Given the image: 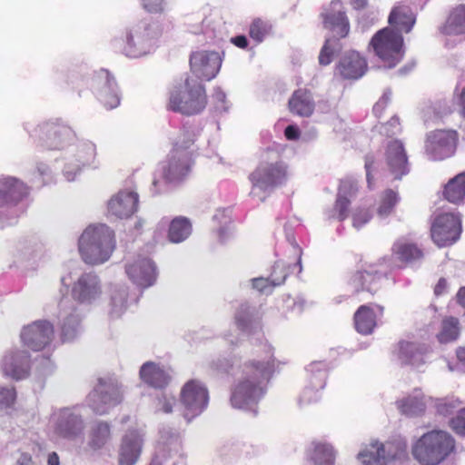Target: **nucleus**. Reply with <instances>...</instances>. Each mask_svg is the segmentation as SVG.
<instances>
[{
    "label": "nucleus",
    "instance_id": "1",
    "mask_svg": "<svg viewBox=\"0 0 465 465\" xmlns=\"http://www.w3.org/2000/svg\"><path fill=\"white\" fill-rule=\"evenodd\" d=\"M262 351V359L248 361L242 367V376L232 389L231 403L234 408H243L259 399L263 392L262 383L274 372L273 348L264 342Z\"/></svg>",
    "mask_w": 465,
    "mask_h": 465
},
{
    "label": "nucleus",
    "instance_id": "2",
    "mask_svg": "<svg viewBox=\"0 0 465 465\" xmlns=\"http://www.w3.org/2000/svg\"><path fill=\"white\" fill-rule=\"evenodd\" d=\"M456 450V440L448 431L432 430L412 445L411 453L420 465H439Z\"/></svg>",
    "mask_w": 465,
    "mask_h": 465
},
{
    "label": "nucleus",
    "instance_id": "3",
    "mask_svg": "<svg viewBox=\"0 0 465 465\" xmlns=\"http://www.w3.org/2000/svg\"><path fill=\"white\" fill-rule=\"evenodd\" d=\"M114 247V232L105 224L87 227L78 242L81 257L88 264L104 262L110 258Z\"/></svg>",
    "mask_w": 465,
    "mask_h": 465
},
{
    "label": "nucleus",
    "instance_id": "4",
    "mask_svg": "<svg viewBox=\"0 0 465 465\" xmlns=\"http://www.w3.org/2000/svg\"><path fill=\"white\" fill-rule=\"evenodd\" d=\"M194 141V133L183 129L173 144L167 163L162 166V176L166 183H178L188 175L193 164Z\"/></svg>",
    "mask_w": 465,
    "mask_h": 465
},
{
    "label": "nucleus",
    "instance_id": "5",
    "mask_svg": "<svg viewBox=\"0 0 465 465\" xmlns=\"http://www.w3.org/2000/svg\"><path fill=\"white\" fill-rule=\"evenodd\" d=\"M163 28L158 23L143 24L132 28L124 39L115 41V47L131 58H137L153 51L163 35Z\"/></svg>",
    "mask_w": 465,
    "mask_h": 465
},
{
    "label": "nucleus",
    "instance_id": "6",
    "mask_svg": "<svg viewBox=\"0 0 465 465\" xmlns=\"http://www.w3.org/2000/svg\"><path fill=\"white\" fill-rule=\"evenodd\" d=\"M207 104L204 86L193 76L187 77L170 93L168 109L185 115L201 113Z\"/></svg>",
    "mask_w": 465,
    "mask_h": 465
},
{
    "label": "nucleus",
    "instance_id": "7",
    "mask_svg": "<svg viewBox=\"0 0 465 465\" xmlns=\"http://www.w3.org/2000/svg\"><path fill=\"white\" fill-rule=\"evenodd\" d=\"M252 189L272 191L283 185L288 179L287 165L275 153H265L256 168L249 174Z\"/></svg>",
    "mask_w": 465,
    "mask_h": 465
},
{
    "label": "nucleus",
    "instance_id": "8",
    "mask_svg": "<svg viewBox=\"0 0 465 465\" xmlns=\"http://www.w3.org/2000/svg\"><path fill=\"white\" fill-rule=\"evenodd\" d=\"M370 45L375 55L386 68H393L404 56V40L401 34L391 27H385L374 34Z\"/></svg>",
    "mask_w": 465,
    "mask_h": 465
},
{
    "label": "nucleus",
    "instance_id": "9",
    "mask_svg": "<svg viewBox=\"0 0 465 465\" xmlns=\"http://www.w3.org/2000/svg\"><path fill=\"white\" fill-rule=\"evenodd\" d=\"M461 232L460 215L450 213L437 215L430 226L431 239L439 247L449 246L456 242Z\"/></svg>",
    "mask_w": 465,
    "mask_h": 465
},
{
    "label": "nucleus",
    "instance_id": "10",
    "mask_svg": "<svg viewBox=\"0 0 465 465\" xmlns=\"http://www.w3.org/2000/svg\"><path fill=\"white\" fill-rule=\"evenodd\" d=\"M459 140L455 130H436L430 133L426 140V153L432 160L441 161L452 156Z\"/></svg>",
    "mask_w": 465,
    "mask_h": 465
},
{
    "label": "nucleus",
    "instance_id": "11",
    "mask_svg": "<svg viewBox=\"0 0 465 465\" xmlns=\"http://www.w3.org/2000/svg\"><path fill=\"white\" fill-rule=\"evenodd\" d=\"M88 399L94 412L104 414L110 408L122 401L123 395L116 382L112 380L100 379Z\"/></svg>",
    "mask_w": 465,
    "mask_h": 465
},
{
    "label": "nucleus",
    "instance_id": "12",
    "mask_svg": "<svg viewBox=\"0 0 465 465\" xmlns=\"http://www.w3.org/2000/svg\"><path fill=\"white\" fill-rule=\"evenodd\" d=\"M383 278V273L376 270L372 264H361L350 279V283L354 289L353 295L357 297L358 302L364 300L360 297L362 292H368L373 297L381 289Z\"/></svg>",
    "mask_w": 465,
    "mask_h": 465
},
{
    "label": "nucleus",
    "instance_id": "13",
    "mask_svg": "<svg viewBox=\"0 0 465 465\" xmlns=\"http://www.w3.org/2000/svg\"><path fill=\"white\" fill-rule=\"evenodd\" d=\"M180 398L185 409V416L189 418L202 413L209 401L207 389L195 380H191L183 385Z\"/></svg>",
    "mask_w": 465,
    "mask_h": 465
},
{
    "label": "nucleus",
    "instance_id": "14",
    "mask_svg": "<svg viewBox=\"0 0 465 465\" xmlns=\"http://www.w3.org/2000/svg\"><path fill=\"white\" fill-rule=\"evenodd\" d=\"M92 87L106 109H114L120 104L117 84L108 70L100 69L95 72L92 79Z\"/></svg>",
    "mask_w": 465,
    "mask_h": 465
},
{
    "label": "nucleus",
    "instance_id": "15",
    "mask_svg": "<svg viewBox=\"0 0 465 465\" xmlns=\"http://www.w3.org/2000/svg\"><path fill=\"white\" fill-rule=\"evenodd\" d=\"M192 72L198 79L210 81L213 79L222 66V57L214 51H198L190 56Z\"/></svg>",
    "mask_w": 465,
    "mask_h": 465
},
{
    "label": "nucleus",
    "instance_id": "16",
    "mask_svg": "<svg viewBox=\"0 0 465 465\" xmlns=\"http://www.w3.org/2000/svg\"><path fill=\"white\" fill-rule=\"evenodd\" d=\"M323 27L338 37L345 38L350 33V21L341 0H332L321 14Z\"/></svg>",
    "mask_w": 465,
    "mask_h": 465
},
{
    "label": "nucleus",
    "instance_id": "17",
    "mask_svg": "<svg viewBox=\"0 0 465 465\" xmlns=\"http://www.w3.org/2000/svg\"><path fill=\"white\" fill-rule=\"evenodd\" d=\"M53 334L54 328L50 322L38 321L23 329L21 339L25 346L39 351L49 344Z\"/></svg>",
    "mask_w": 465,
    "mask_h": 465
},
{
    "label": "nucleus",
    "instance_id": "18",
    "mask_svg": "<svg viewBox=\"0 0 465 465\" xmlns=\"http://www.w3.org/2000/svg\"><path fill=\"white\" fill-rule=\"evenodd\" d=\"M385 161L394 179L400 180L410 172L408 156L400 140L391 141L385 150Z\"/></svg>",
    "mask_w": 465,
    "mask_h": 465
},
{
    "label": "nucleus",
    "instance_id": "19",
    "mask_svg": "<svg viewBox=\"0 0 465 465\" xmlns=\"http://www.w3.org/2000/svg\"><path fill=\"white\" fill-rule=\"evenodd\" d=\"M101 294L98 276L93 272L82 274L72 289V297L79 303H90Z\"/></svg>",
    "mask_w": 465,
    "mask_h": 465
},
{
    "label": "nucleus",
    "instance_id": "20",
    "mask_svg": "<svg viewBox=\"0 0 465 465\" xmlns=\"http://www.w3.org/2000/svg\"><path fill=\"white\" fill-rule=\"evenodd\" d=\"M29 194L27 185L15 177L0 179V207L15 205Z\"/></svg>",
    "mask_w": 465,
    "mask_h": 465
},
{
    "label": "nucleus",
    "instance_id": "21",
    "mask_svg": "<svg viewBox=\"0 0 465 465\" xmlns=\"http://www.w3.org/2000/svg\"><path fill=\"white\" fill-rule=\"evenodd\" d=\"M138 194L134 192H120L108 202V213L119 219L131 217L137 210Z\"/></svg>",
    "mask_w": 465,
    "mask_h": 465
},
{
    "label": "nucleus",
    "instance_id": "22",
    "mask_svg": "<svg viewBox=\"0 0 465 465\" xmlns=\"http://www.w3.org/2000/svg\"><path fill=\"white\" fill-rule=\"evenodd\" d=\"M424 253L417 243L407 239L397 240L391 247V257L400 267H406L423 259Z\"/></svg>",
    "mask_w": 465,
    "mask_h": 465
},
{
    "label": "nucleus",
    "instance_id": "23",
    "mask_svg": "<svg viewBox=\"0 0 465 465\" xmlns=\"http://www.w3.org/2000/svg\"><path fill=\"white\" fill-rule=\"evenodd\" d=\"M126 272L135 284L143 288L153 285L156 280L155 265L147 258L139 259L128 264Z\"/></svg>",
    "mask_w": 465,
    "mask_h": 465
},
{
    "label": "nucleus",
    "instance_id": "24",
    "mask_svg": "<svg viewBox=\"0 0 465 465\" xmlns=\"http://www.w3.org/2000/svg\"><path fill=\"white\" fill-rule=\"evenodd\" d=\"M30 355L27 351H17L6 355L3 361V371L15 380H22L29 375Z\"/></svg>",
    "mask_w": 465,
    "mask_h": 465
},
{
    "label": "nucleus",
    "instance_id": "25",
    "mask_svg": "<svg viewBox=\"0 0 465 465\" xmlns=\"http://www.w3.org/2000/svg\"><path fill=\"white\" fill-rule=\"evenodd\" d=\"M382 314L384 308L381 305L375 304L374 306L369 304L361 305L353 315V323L355 330L363 335H368L373 332L377 326V313Z\"/></svg>",
    "mask_w": 465,
    "mask_h": 465
},
{
    "label": "nucleus",
    "instance_id": "26",
    "mask_svg": "<svg viewBox=\"0 0 465 465\" xmlns=\"http://www.w3.org/2000/svg\"><path fill=\"white\" fill-rule=\"evenodd\" d=\"M56 426L55 432L64 438H74L81 434L84 422L81 417L69 409L61 410L54 414Z\"/></svg>",
    "mask_w": 465,
    "mask_h": 465
},
{
    "label": "nucleus",
    "instance_id": "27",
    "mask_svg": "<svg viewBox=\"0 0 465 465\" xmlns=\"http://www.w3.org/2000/svg\"><path fill=\"white\" fill-rule=\"evenodd\" d=\"M143 446V440L136 430L124 435L119 450V465H134L138 460Z\"/></svg>",
    "mask_w": 465,
    "mask_h": 465
},
{
    "label": "nucleus",
    "instance_id": "28",
    "mask_svg": "<svg viewBox=\"0 0 465 465\" xmlns=\"http://www.w3.org/2000/svg\"><path fill=\"white\" fill-rule=\"evenodd\" d=\"M336 69L342 78L356 80L365 74L367 62L359 53L351 52L341 57Z\"/></svg>",
    "mask_w": 465,
    "mask_h": 465
},
{
    "label": "nucleus",
    "instance_id": "29",
    "mask_svg": "<svg viewBox=\"0 0 465 465\" xmlns=\"http://www.w3.org/2000/svg\"><path fill=\"white\" fill-rule=\"evenodd\" d=\"M40 130L45 136L46 145L52 149H59L74 136V132L69 126L58 122L46 123Z\"/></svg>",
    "mask_w": 465,
    "mask_h": 465
},
{
    "label": "nucleus",
    "instance_id": "30",
    "mask_svg": "<svg viewBox=\"0 0 465 465\" xmlns=\"http://www.w3.org/2000/svg\"><path fill=\"white\" fill-rule=\"evenodd\" d=\"M289 111L301 117H310L315 109L312 94L306 88H299L291 95L288 102Z\"/></svg>",
    "mask_w": 465,
    "mask_h": 465
},
{
    "label": "nucleus",
    "instance_id": "31",
    "mask_svg": "<svg viewBox=\"0 0 465 465\" xmlns=\"http://www.w3.org/2000/svg\"><path fill=\"white\" fill-rule=\"evenodd\" d=\"M391 28L397 33L408 34L416 22V16L408 5H398L392 8L388 18Z\"/></svg>",
    "mask_w": 465,
    "mask_h": 465
},
{
    "label": "nucleus",
    "instance_id": "32",
    "mask_svg": "<svg viewBox=\"0 0 465 465\" xmlns=\"http://www.w3.org/2000/svg\"><path fill=\"white\" fill-rule=\"evenodd\" d=\"M293 251L296 257L294 263H287L283 261H278L274 263L270 274V280L272 285H281L285 282L288 275L294 272H302V250L298 247H294Z\"/></svg>",
    "mask_w": 465,
    "mask_h": 465
},
{
    "label": "nucleus",
    "instance_id": "33",
    "mask_svg": "<svg viewBox=\"0 0 465 465\" xmlns=\"http://www.w3.org/2000/svg\"><path fill=\"white\" fill-rule=\"evenodd\" d=\"M140 377L143 382L156 389H163L169 383V375L153 362H145L140 369Z\"/></svg>",
    "mask_w": 465,
    "mask_h": 465
},
{
    "label": "nucleus",
    "instance_id": "34",
    "mask_svg": "<svg viewBox=\"0 0 465 465\" xmlns=\"http://www.w3.org/2000/svg\"><path fill=\"white\" fill-rule=\"evenodd\" d=\"M427 349L417 343L401 341L398 343L396 355L402 364L423 363V356Z\"/></svg>",
    "mask_w": 465,
    "mask_h": 465
},
{
    "label": "nucleus",
    "instance_id": "35",
    "mask_svg": "<svg viewBox=\"0 0 465 465\" xmlns=\"http://www.w3.org/2000/svg\"><path fill=\"white\" fill-rule=\"evenodd\" d=\"M440 31L446 35H465V5H460L450 12Z\"/></svg>",
    "mask_w": 465,
    "mask_h": 465
},
{
    "label": "nucleus",
    "instance_id": "36",
    "mask_svg": "<svg viewBox=\"0 0 465 465\" xmlns=\"http://www.w3.org/2000/svg\"><path fill=\"white\" fill-rule=\"evenodd\" d=\"M397 404L401 413L409 416L420 415L426 410L425 396L420 391H415L413 395L407 396Z\"/></svg>",
    "mask_w": 465,
    "mask_h": 465
},
{
    "label": "nucleus",
    "instance_id": "37",
    "mask_svg": "<svg viewBox=\"0 0 465 465\" xmlns=\"http://www.w3.org/2000/svg\"><path fill=\"white\" fill-rule=\"evenodd\" d=\"M444 198L452 203H460L465 200V173L457 174L444 187Z\"/></svg>",
    "mask_w": 465,
    "mask_h": 465
},
{
    "label": "nucleus",
    "instance_id": "38",
    "mask_svg": "<svg viewBox=\"0 0 465 465\" xmlns=\"http://www.w3.org/2000/svg\"><path fill=\"white\" fill-rule=\"evenodd\" d=\"M460 334V322L457 318L450 316L445 317L440 325V330L436 338L440 343L446 344L458 340Z\"/></svg>",
    "mask_w": 465,
    "mask_h": 465
},
{
    "label": "nucleus",
    "instance_id": "39",
    "mask_svg": "<svg viewBox=\"0 0 465 465\" xmlns=\"http://www.w3.org/2000/svg\"><path fill=\"white\" fill-rule=\"evenodd\" d=\"M191 232L190 221L183 216L175 217L169 225L168 239L172 242L179 243L188 238Z\"/></svg>",
    "mask_w": 465,
    "mask_h": 465
},
{
    "label": "nucleus",
    "instance_id": "40",
    "mask_svg": "<svg viewBox=\"0 0 465 465\" xmlns=\"http://www.w3.org/2000/svg\"><path fill=\"white\" fill-rule=\"evenodd\" d=\"M110 437V425L107 422H97L89 431L88 446L94 450H100L108 442Z\"/></svg>",
    "mask_w": 465,
    "mask_h": 465
},
{
    "label": "nucleus",
    "instance_id": "41",
    "mask_svg": "<svg viewBox=\"0 0 465 465\" xmlns=\"http://www.w3.org/2000/svg\"><path fill=\"white\" fill-rule=\"evenodd\" d=\"M363 465H386V457L382 454L381 442L372 441L358 454Z\"/></svg>",
    "mask_w": 465,
    "mask_h": 465
},
{
    "label": "nucleus",
    "instance_id": "42",
    "mask_svg": "<svg viewBox=\"0 0 465 465\" xmlns=\"http://www.w3.org/2000/svg\"><path fill=\"white\" fill-rule=\"evenodd\" d=\"M325 371H319L317 375L312 376L311 385L304 389L301 401L304 403H310L312 398L317 401L320 398L319 391L325 387Z\"/></svg>",
    "mask_w": 465,
    "mask_h": 465
},
{
    "label": "nucleus",
    "instance_id": "43",
    "mask_svg": "<svg viewBox=\"0 0 465 465\" xmlns=\"http://www.w3.org/2000/svg\"><path fill=\"white\" fill-rule=\"evenodd\" d=\"M382 454L386 457V463L389 460H400L407 456V442L401 439H395L381 443Z\"/></svg>",
    "mask_w": 465,
    "mask_h": 465
},
{
    "label": "nucleus",
    "instance_id": "44",
    "mask_svg": "<svg viewBox=\"0 0 465 465\" xmlns=\"http://www.w3.org/2000/svg\"><path fill=\"white\" fill-rule=\"evenodd\" d=\"M311 459L314 465H334L335 454L331 445L316 443Z\"/></svg>",
    "mask_w": 465,
    "mask_h": 465
},
{
    "label": "nucleus",
    "instance_id": "45",
    "mask_svg": "<svg viewBox=\"0 0 465 465\" xmlns=\"http://www.w3.org/2000/svg\"><path fill=\"white\" fill-rule=\"evenodd\" d=\"M462 401L454 396L445 397L435 401L434 408L439 415L449 416L459 409Z\"/></svg>",
    "mask_w": 465,
    "mask_h": 465
},
{
    "label": "nucleus",
    "instance_id": "46",
    "mask_svg": "<svg viewBox=\"0 0 465 465\" xmlns=\"http://www.w3.org/2000/svg\"><path fill=\"white\" fill-rule=\"evenodd\" d=\"M399 200L400 198L397 192L392 189L385 190L381 196L378 213L381 215L390 214L398 203Z\"/></svg>",
    "mask_w": 465,
    "mask_h": 465
},
{
    "label": "nucleus",
    "instance_id": "47",
    "mask_svg": "<svg viewBox=\"0 0 465 465\" xmlns=\"http://www.w3.org/2000/svg\"><path fill=\"white\" fill-rule=\"evenodd\" d=\"M351 202L348 197L337 194V198L332 209L331 218L336 219L340 222L344 221L349 215Z\"/></svg>",
    "mask_w": 465,
    "mask_h": 465
},
{
    "label": "nucleus",
    "instance_id": "48",
    "mask_svg": "<svg viewBox=\"0 0 465 465\" xmlns=\"http://www.w3.org/2000/svg\"><path fill=\"white\" fill-rule=\"evenodd\" d=\"M270 25L261 18H255L250 25L249 35L257 43H261L270 31Z\"/></svg>",
    "mask_w": 465,
    "mask_h": 465
},
{
    "label": "nucleus",
    "instance_id": "49",
    "mask_svg": "<svg viewBox=\"0 0 465 465\" xmlns=\"http://www.w3.org/2000/svg\"><path fill=\"white\" fill-rule=\"evenodd\" d=\"M338 40L327 39L320 52L319 63L321 65H328L331 63L335 53V46H339Z\"/></svg>",
    "mask_w": 465,
    "mask_h": 465
},
{
    "label": "nucleus",
    "instance_id": "50",
    "mask_svg": "<svg viewBox=\"0 0 465 465\" xmlns=\"http://www.w3.org/2000/svg\"><path fill=\"white\" fill-rule=\"evenodd\" d=\"M450 429L458 436L465 437V407L460 409L448 422Z\"/></svg>",
    "mask_w": 465,
    "mask_h": 465
},
{
    "label": "nucleus",
    "instance_id": "51",
    "mask_svg": "<svg viewBox=\"0 0 465 465\" xmlns=\"http://www.w3.org/2000/svg\"><path fill=\"white\" fill-rule=\"evenodd\" d=\"M235 322L237 327L245 331L251 325V313L246 307H241L235 315Z\"/></svg>",
    "mask_w": 465,
    "mask_h": 465
},
{
    "label": "nucleus",
    "instance_id": "52",
    "mask_svg": "<svg viewBox=\"0 0 465 465\" xmlns=\"http://www.w3.org/2000/svg\"><path fill=\"white\" fill-rule=\"evenodd\" d=\"M357 183L351 179H345L341 182V184L338 189V194L348 197L354 195L357 193Z\"/></svg>",
    "mask_w": 465,
    "mask_h": 465
},
{
    "label": "nucleus",
    "instance_id": "53",
    "mask_svg": "<svg viewBox=\"0 0 465 465\" xmlns=\"http://www.w3.org/2000/svg\"><path fill=\"white\" fill-rule=\"evenodd\" d=\"M164 0H141L143 8L151 14H161L164 11Z\"/></svg>",
    "mask_w": 465,
    "mask_h": 465
},
{
    "label": "nucleus",
    "instance_id": "54",
    "mask_svg": "<svg viewBox=\"0 0 465 465\" xmlns=\"http://www.w3.org/2000/svg\"><path fill=\"white\" fill-rule=\"evenodd\" d=\"M16 392L15 388H2L0 390V405L10 407L15 403Z\"/></svg>",
    "mask_w": 465,
    "mask_h": 465
},
{
    "label": "nucleus",
    "instance_id": "55",
    "mask_svg": "<svg viewBox=\"0 0 465 465\" xmlns=\"http://www.w3.org/2000/svg\"><path fill=\"white\" fill-rule=\"evenodd\" d=\"M371 218L370 212L366 209L356 211L352 215V223L356 228H361Z\"/></svg>",
    "mask_w": 465,
    "mask_h": 465
},
{
    "label": "nucleus",
    "instance_id": "56",
    "mask_svg": "<svg viewBox=\"0 0 465 465\" xmlns=\"http://www.w3.org/2000/svg\"><path fill=\"white\" fill-rule=\"evenodd\" d=\"M381 133L387 135L391 136L401 131L400 120L398 117H391V120L382 124Z\"/></svg>",
    "mask_w": 465,
    "mask_h": 465
},
{
    "label": "nucleus",
    "instance_id": "57",
    "mask_svg": "<svg viewBox=\"0 0 465 465\" xmlns=\"http://www.w3.org/2000/svg\"><path fill=\"white\" fill-rule=\"evenodd\" d=\"M448 282L445 278H440L434 286L435 296H441L447 292Z\"/></svg>",
    "mask_w": 465,
    "mask_h": 465
},
{
    "label": "nucleus",
    "instance_id": "58",
    "mask_svg": "<svg viewBox=\"0 0 465 465\" xmlns=\"http://www.w3.org/2000/svg\"><path fill=\"white\" fill-rule=\"evenodd\" d=\"M284 135L288 140H297L300 137V131L294 125H288L284 130Z\"/></svg>",
    "mask_w": 465,
    "mask_h": 465
},
{
    "label": "nucleus",
    "instance_id": "59",
    "mask_svg": "<svg viewBox=\"0 0 465 465\" xmlns=\"http://www.w3.org/2000/svg\"><path fill=\"white\" fill-rule=\"evenodd\" d=\"M231 43L241 49H245L248 46V40L245 35H236L232 37Z\"/></svg>",
    "mask_w": 465,
    "mask_h": 465
},
{
    "label": "nucleus",
    "instance_id": "60",
    "mask_svg": "<svg viewBox=\"0 0 465 465\" xmlns=\"http://www.w3.org/2000/svg\"><path fill=\"white\" fill-rule=\"evenodd\" d=\"M16 463L17 465H37L28 453H21Z\"/></svg>",
    "mask_w": 465,
    "mask_h": 465
},
{
    "label": "nucleus",
    "instance_id": "61",
    "mask_svg": "<svg viewBox=\"0 0 465 465\" xmlns=\"http://www.w3.org/2000/svg\"><path fill=\"white\" fill-rule=\"evenodd\" d=\"M456 357L460 367L465 371V347H458L456 350Z\"/></svg>",
    "mask_w": 465,
    "mask_h": 465
},
{
    "label": "nucleus",
    "instance_id": "62",
    "mask_svg": "<svg viewBox=\"0 0 465 465\" xmlns=\"http://www.w3.org/2000/svg\"><path fill=\"white\" fill-rule=\"evenodd\" d=\"M374 163H375V160H374L373 156H366L365 169H366L367 180L369 183L371 181V172L372 167L374 166Z\"/></svg>",
    "mask_w": 465,
    "mask_h": 465
},
{
    "label": "nucleus",
    "instance_id": "63",
    "mask_svg": "<svg viewBox=\"0 0 465 465\" xmlns=\"http://www.w3.org/2000/svg\"><path fill=\"white\" fill-rule=\"evenodd\" d=\"M458 303L465 309V287H461L457 293Z\"/></svg>",
    "mask_w": 465,
    "mask_h": 465
},
{
    "label": "nucleus",
    "instance_id": "64",
    "mask_svg": "<svg viewBox=\"0 0 465 465\" xmlns=\"http://www.w3.org/2000/svg\"><path fill=\"white\" fill-rule=\"evenodd\" d=\"M47 465H60L59 457L56 452H51L47 458Z\"/></svg>",
    "mask_w": 465,
    "mask_h": 465
}]
</instances>
